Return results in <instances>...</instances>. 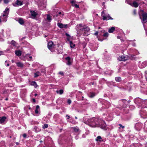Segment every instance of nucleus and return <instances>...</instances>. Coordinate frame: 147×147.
<instances>
[{"label":"nucleus","instance_id":"bb28decb","mask_svg":"<svg viewBox=\"0 0 147 147\" xmlns=\"http://www.w3.org/2000/svg\"><path fill=\"white\" fill-rule=\"evenodd\" d=\"M130 5L135 7H137L138 6V3L136 1H134L133 3L132 4H130Z\"/></svg>","mask_w":147,"mask_h":147},{"label":"nucleus","instance_id":"a211bd4d","mask_svg":"<svg viewBox=\"0 0 147 147\" xmlns=\"http://www.w3.org/2000/svg\"><path fill=\"white\" fill-rule=\"evenodd\" d=\"M96 94L95 92H90L88 94V96L90 98H93L95 96Z\"/></svg>","mask_w":147,"mask_h":147},{"label":"nucleus","instance_id":"f257e3e1","mask_svg":"<svg viewBox=\"0 0 147 147\" xmlns=\"http://www.w3.org/2000/svg\"><path fill=\"white\" fill-rule=\"evenodd\" d=\"M84 123L92 127H98L104 129H107V125L105 121L101 119L92 117L88 119L84 117Z\"/></svg>","mask_w":147,"mask_h":147},{"label":"nucleus","instance_id":"49530a36","mask_svg":"<svg viewBox=\"0 0 147 147\" xmlns=\"http://www.w3.org/2000/svg\"><path fill=\"white\" fill-rule=\"evenodd\" d=\"M66 117H67L66 118L67 120H68L70 119V116L69 115H68L67 114L65 116Z\"/></svg>","mask_w":147,"mask_h":147},{"label":"nucleus","instance_id":"e2e57ef3","mask_svg":"<svg viewBox=\"0 0 147 147\" xmlns=\"http://www.w3.org/2000/svg\"><path fill=\"white\" fill-rule=\"evenodd\" d=\"M98 32L96 31V32L94 33V34L95 35H97L98 34Z\"/></svg>","mask_w":147,"mask_h":147},{"label":"nucleus","instance_id":"473e14b6","mask_svg":"<svg viewBox=\"0 0 147 147\" xmlns=\"http://www.w3.org/2000/svg\"><path fill=\"white\" fill-rule=\"evenodd\" d=\"M147 65V61H145L142 64V67H144Z\"/></svg>","mask_w":147,"mask_h":147},{"label":"nucleus","instance_id":"ea45409f","mask_svg":"<svg viewBox=\"0 0 147 147\" xmlns=\"http://www.w3.org/2000/svg\"><path fill=\"white\" fill-rule=\"evenodd\" d=\"M73 129L74 131L76 132H78L79 130V129L78 128L74 127Z\"/></svg>","mask_w":147,"mask_h":147},{"label":"nucleus","instance_id":"393cba45","mask_svg":"<svg viewBox=\"0 0 147 147\" xmlns=\"http://www.w3.org/2000/svg\"><path fill=\"white\" fill-rule=\"evenodd\" d=\"M40 111V107L38 105H37L36 107V109L35 110V113L36 114H38L39 113V111Z\"/></svg>","mask_w":147,"mask_h":147},{"label":"nucleus","instance_id":"3c124183","mask_svg":"<svg viewBox=\"0 0 147 147\" xmlns=\"http://www.w3.org/2000/svg\"><path fill=\"white\" fill-rule=\"evenodd\" d=\"M4 2L5 3L7 4L9 2V0H4Z\"/></svg>","mask_w":147,"mask_h":147},{"label":"nucleus","instance_id":"c9c22d12","mask_svg":"<svg viewBox=\"0 0 147 147\" xmlns=\"http://www.w3.org/2000/svg\"><path fill=\"white\" fill-rule=\"evenodd\" d=\"M69 43L70 47L72 48H74L75 45L74 44L72 41H70Z\"/></svg>","mask_w":147,"mask_h":147},{"label":"nucleus","instance_id":"6e6552de","mask_svg":"<svg viewBox=\"0 0 147 147\" xmlns=\"http://www.w3.org/2000/svg\"><path fill=\"white\" fill-rule=\"evenodd\" d=\"M142 23L144 25V24L147 22V13H143L142 14Z\"/></svg>","mask_w":147,"mask_h":147},{"label":"nucleus","instance_id":"dca6fc26","mask_svg":"<svg viewBox=\"0 0 147 147\" xmlns=\"http://www.w3.org/2000/svg\"><path fill=\"white\" fill-rule=\"evenodd\" d=\"M6 119L7 117L5 116L1 117L0 118V123L1 124H4Z\"/></svg>","mask_w":147,"mask_h":147},{"label":"nucleus","instance_id":"cd10ccee","mask_svg":"<svg viewBox=\"0 0 147 147\" xmlns=\"http://www.w3.org/2000/svg\"><path fill=\"white\" fill-rule=\"evenodd\" d=\"M47 19L49 22H50L52 20L51 16L49 14H47Z\"/></svg>","mask_w":147,"mask_h":147},{"label":"nucleus","instance_id":"5701e85b","mask_svg":"<svg viewBox=\"0 0 147 147\" xmlns=\"http://www.w3.org/2000/svg\"><path fill=\"white\" fill-rule=\"evenodd\" d=\"M142 108H147V100H143Z\"/></svg>","mask_w":147,"mask_h":147},{"label":"nucleus","instance_id":"4d7b16f0","mask_svg":"<svg viewBox=\"0 0 147 147\" xmlns=\"http://www.w3.org/2000/svg\"><path fill=\"white\" fill-rule=\"evenodd\" d=\"M34 78H36L38 76H39V74H34Z\"/></svg>","mask_w":147,"mask_h":147},{"label":"nucleus","instance_id":"680f3d73","mask_svg":"<svg viewBox=\"0 0 147 147\" xmlns=\"http://www.w3.org/2000/svg\"><path fill=\"white\" fill-rule=\"evenodd\" d=\"M144 131L145 132L147 133V128H144Z\"/></svg>","mask_w":147,"mask_h":147},{"label":"nucleus","instance_id":"72a5a7b5","mask_svg":"<svg viewBox=\"0 0 147 147\" xmlns=\"http://www.w3.org/2000/svg\"><path fill=\"white\" fill-rule=\"evenodd\" d=\"M98 78V76H96L93 75L90 78L92 80H95L97 79Z\"/></svg>","mask_w":147,"mask_h":147},{"label":"nucleus","instance_id":"79ce46f5","mask_svg":"<svg viewBox=\"0 0 147 147\" xmlns=\"http://www.w3.org/2000/svg\"><path fill=\"white\" fill-rule=\"evenodd\" d=\"M5 65L7 66H9V62L7 61H6L5 62Z\"/></svg>","mask_w":147,"mask_h":147},{"label":"nucleus","instance_id":"e433bc0d","mask_svg":"<svg viewBox=\"0 0 147 147\" xmlns=\"http://www.w3.org/2000/svg\"><path fill=\"white\" fill-rule=\"evenodd\" d=\"M57 92L60 94H61L63 93V90L61 89L59 91H57Z\"/></svg>","mask_w":147,"mask_h":147},{"label":"nucleus","instance_id":"58836bf2","mask_svg":"<svg viewBox=\"0 0 147 147\" xmlns=\"http://www.w3.org/2000/svg\"><path fill=\"white\" fill-rule=\"evenodd\" d=\"M109 34L107 32H105L103 34V36L104 37H107L108 36Z\"/></svg>","mask_w":147,"mask_h":147},{"label":"nucleus","instance_id":"864d4df0","mask_svg":"<svg viewBox=\"0 0 147 147\" xmlns=\"http://www.w3.org/2000/svg\"><path fill=\"white\" fill-rule=\"evenodd\" d=\"M133 14L134 15H136V9H134L133 11Z\"/></svg>","mask_w":147,"mask_h":147},{"label":"nucleus","instance_id":"338daca9","mask_svg":"<svg viewBox=\"0 0 147 147\" xmlns=\"http://www.w3.org/2000/svg\"><path fill=\"white\" fill-rule=\"evenodd\" d=\"M32 100H33V102H35L36 100H35V99L34 98H33L32 99Z\"/></svg>","mask_w":147,"mask_h":147},{"label":"nucleus","instance_id":"c03bdc74","mask_svg":"<svg viewBox=\"0 0 147 147\" xmlns=\"http://www.w3.org/2000/svg\"><path fill=\"white\" fill-rule=\"evenodd\" d=\"M4 142H0V147H1L2 146H4Z\"/></svg>","mask_w":147,"mask_h":147},{"label":"nucleus","instance_id":"a18cd8bd","mask_svg":"<svg viewBox=\"0 0 147 147\" xmlns=\"http://www.w3.org/2000/svg\"><path fill=\"white\" fill-rule=\"evenodd\" d=\"M118 125L120 126V127H119V128H122V129H123L125 127V126L122 125L121 124H119Z\"/></svg>","mask_w":147,"mask_h":147},{"label":"nucleus","instance_id":"09e8293b","mask_svg":"<svg viewBox=\"0 0 147 147\" xmlns=\"http://www.w3.org/2000/svg\"><path fill=\"white\" fill-rule=\"evenodd\" d=\"M27 57H28L30 59H28V60L29 61H31V59H32V57L31 56H30V55H28V56L27 55Z\"/></svg>","mask_w":147,"mask_h":147},{"label":"nucleus","instance_id":"ddd939ff","mask_svg":"<svg viewBox=\"0 0 147 147\" xmlns=\"http://www.w3.org/2000/svg\"><path fill=\"white\" fill-rule=\"evenodd\" d=\"M22 4V2L21 1L17 0L16 2L13 3V5L14 6H16L21 5Z\"/></svg>","mask_w":147,"mask_h":147},{"label":"nucleus","instance_id":"8fccbe9b","mask_svg":"<svg viewBox=\"0 0 147 147\" xmlns=\"http://www.w3.org/2000/svg\"><path fill=\"white\" fill-rule=\"evenodd\" d=\"M78 28H81L83 27V26H82V25L81 24H79V25H77Z\"/></svg>","mask_w":147,"mask_h":147},{"label":"nucleus","instance_id":"0eeeda50","mask_svg":"<svg viewBox=\"0 0 147 147\" xmlns=\"http://www.w3.org/2000/svg\"><path fill=\"white\" fill-rule=\"evenodd\" d=\"M143 124L140 122L136 123L135 125V128L136 129L140 131L142 128Z\"/></svg>","mask_w":147,"mask_h":147},{"label":"nucleus","instance_id":"c756f323","mask_svg":"<svg viewBox=\"0 0 147 147\" xmlns=\"http://www.w3.org/2000/svg\"><path fill=\"white\" fill-rule=\"evenodd\" d=\"M17 66L20 67H22L24 66L23 64L21 62H19L16 63Z\"/></svg>","mask_w":147,"mask_h":147},{"label":"nucleus","instance_id":"37998d69","mask_svg":"<svg viewBox=\"0 0 147 147\" xmlns=\"http://www.w3.org/2000/svg\"><path fill=\"white\" fill-rule=\"evenodd\" d=\"M71 3L72 4V6H74V4H75L76 1H71Z\"/></svg>","mask_w":147,"mask_h":147},{"label":"nucleus","instance_id":"c85d7f7f","mask_svg":"<svg viewBox=\"0 0 147 147\" xmlns=\"http://www.w3.org/2000/svg\"><path fill=\"white\" fill-rule=\"evenodd\" d=\"M18 22L21 25L23 24L24 23V21L22 18L19 19Z\"/></svg>","mask_w":147,"mask_h":147},{"label":"nucleus","instance_id":"1a4fd4ad","mask_svg":"<svg viewBox=\"0 0 147 147\" xmlns=\"http://www.w3.org/2000/svg\"><path fill=\"white\" fill-rule=\"evenodd\" d=\"M59 115V114H57L54 115L53 117V119L55 122V124H57L58 123V121L60 119Z\"/></svg>","mask_w":147,"mask_h":147},{"label":"nucleus","instance_id":"a878e982","mask_svg":"<svg viewBox=\"0 0 147 147\" xmlns=\"http://www.w3.org/2000/svg\"><path fill=\"white\" fill-rule=\"evenodd\" d=\"M15 53L16 55L18 56H20L22 55V52L20 50L16 51Z\"/></svg>","mask_w":147,"mask_h":147},{"label":"nucleus","instance_id":"20e7f679","mask_svg":"<svg viewBox=\"0 0 147 147\" xmlns=\"http://www.w3.org/2000/svg\"><path fill=\"white\" fill-rule=\"evenodd\" d=\"M80 29L83 31H84L83 34L84 36H86L88 35L89 32L90 30V29L88 26L84 25L83 26L82 28H81Z\"/></svg>","mask_w":147,"mask_h":147},{"label":"nucleus","instance_id":"412c9836","mask_svg":"<svg viewBox=\"0 0 147 147\" xmlns=\"http://www.w3.org/2000/svg\"><path fill=\"white\" fill-rule=\"evenodd\" d=\"M102 80L105 81L106 84L109 87H110L111 85L113 84V83L112 82H109L107 81V80H105L104 78H102Z\"/></svg>","mask_w":147,"mask_h":147},{"label":"nucleus","instance_id":"603ef678","mask_svg":"<svg viewBox=\"0 0 147 147\" xmlns=\"http://www.w3.org/2000/svg\"><path fill=\"white\" fill-rule=\"evenodd\" d=\"M74 6L76 8H79V6L77 4H74Z\"/></svg>","mask_w":147,"mask_h":147},{"label":"nucleus","instance_id":"f03ea898","mask_svg":"<svg viewBox=\"0 0 147 147\" xmlns=\"http://www.w3.org/2000/svg\"><path fill=\"white\" fill-rule=\"evenodd\" d=\"M98 102L102 104V107L104 108H108L111 105L109 102L104 99L99 98L98 100Z\"/></svg>","mask_w":147,"mask_h":147},{"label":"nucleus","instance_id":"f704fd0d","mask_svg":"<svg viewBox=\"0 0 147 147\" xmlns=\"http://www.w3.org/2000/svg\"><path fill=\"white\" fill-rule=\"evenodd\" d=\"M88 85L89 86H91L92 85H93L94 86L96 85V83H95L94 82H90L88 84Z\"/></svg>","mask_w":147,"mask_h":147},{"label":"nucleus","instance_id":"774afa93","mask_svg":"<svg viewBox=\"0 0 147 147\" xmlns=\"http://www.w3.org/2000/svg\"><path fill=\"white\" fill-rule=\"evenodd\" d=\"M19 143L18 142H16V144L17 145H18L19 144Z\"/></svg>","mask_w":147,"mask_h":147},{"label":"nucleus","instance_id":"de8ad7c7","mask_svg":"<svg viewBox=\"0 0 147 147\" xmlns=\"http://www.w3.org/2000/svg\"><path fill=\"white\" fill-rule=\"evenodd\" d=\"M71 100L70 99H68L67 100V103L69 104H70L71 103Z\"/></svg>","mask_w":147,"mask_h":147},{"label":"nucleus","instance_id":"39448f33","mask_svg":"<svg viewBox=\"0 0 147 147\" xmlns=\"http://www.w3.org/2000/svg\"><path fill=\"white\" fill-rule=\"evenodd\" d=\"M101 16L102 17V19L103 20H109L113 19V18L111 17L109 14H105L104 11L101 12Z\"/></svg>","mask_w":147,"mask_h":147},{"label":"nucleus","instance_id":"f8f14e48","mask_svg":"<svg viewBox=\"0 0 147 147\" xmlns=\"http://www.w3.org/2000/svg\"><path fill=\"white\" fill-rule=\"evenodd\" d=\"M30 12L32 18H35L38 15L37 13L35 11H34L30 10Z\"/></svg>","mask_w":147,"mask_h":147},{"label":"nucleus","instance_id":"bf43d9fd","mask_svg":"<svg viewBox=\"0 0 147 147\" xmlns=\"http://www.w3.org/2000/svg\"><path fill=\"white\" fill-rule=\"evenodd\" d=\"M125 2L126 3H128V4H130H130H131V3H129V1H128V0H126L125 1Z\"/></svg>","mask_w":147,"mask_h":147},{"label":"nucleus","instance_id":"423d86ee","mask_svg":"<svg viewBox=\"0 0 147 147\" xmlns=\"http://www.w3.org/2000/svg\"><path fill=\"white\" fill-rule=\"evenodd\" d=\"M118 103L121 107L123 108L126 107L128 105L127 103V101L124 99L119 100Z\"/></svg>","mask_w":147,"mask_h":147},{"label":"nucleus","instance_id":"9b49d317","mask_svg":"<svg viewBox=\"0 0 147 147\" xmlns=\"http://www.w3.org/2000/svg\"><path fill=\"white\" fill-rule=\"evenodd\" d=\"M140 114L141 117L144 118H147V113L146 111H144V110L140 111Z\"/></svg>","mask_w":147,"mask_h":147},{"label":"nucleus","instance_id":"4468645a","mask_svg":"<svg viewBox=\"0 0 147 147\" xmlns=\"http://www.w3.org/2000/svg\"><path fill=\"white\" fill-rule=\"evenodd\" d=\"M9 9L6 7L5 10V11H4V12L5 13V14H3V17H5V18H6L7 17V16L9 12Z\"/></svg>","mask_w":147,"mask_h":147},{"label":"nucleus","instance_id":"9d476101","mask_svg":"<svg viewBox=\"0 0 147 147\" xmlns=\"http://www.w3.org/2000/svg\"><path fill=\"white\" fill-rule=\"evenodd\" d=\"M95 140L97 142L100 143L105 142L106 139L105 138H102L100 136H98L96 138Z\"/></svg>","mask_w":147,"mask_h":147},{"label":"nucleus","instance_id":"13d9d810","mask_svg":"<svg viewBox=\"0 0 147 147\" xmlns=\"http://www.w3.org/2000/svg\"><path fill=\"white\" fill-rule=\"evenodd\" d=\"M3 52L2 51H0V55H3Z\"/></svg>","mask_w":147,"mask_h":147},{"label":"nucleus","instance_id":"2f4dec72","mask_svg":"<svg viewBox=\"0 0 147 147\" xmlns=\"http://www.w3.org/2000/svg\"><path fill=\"white\" fill-rule=\"evenodd\" d=\"M115 80L116 81L119 82L121 81V78L120 77H117L115 78Z\"/></svg>","mask_w":147,"mask_h":147},{"label":"nucleus","instance_id":"6ab92c4d","mask_svg":"<svg viewBox=\"0 0 147 147\" xmlns=\"http://www.w3.org/2000/svg\"><path fill=\"white\" fill-rule=\"evenodd\" d=\"M65 59V60L67 61V65H71V63L70 61L71 58L70 57H66Z\"/></svg>","mask_w":147,"mask_h":147},{"label":"nucleus","instance_id":"7c9ffc66","mask_svg":"<svg viewBox=\"0 0 147 147\" xmlns=\"http://www.w3.org/2000/svg\"><path fill=\"white\" fill-rule=\"evenodd\" d=\"M115 30V28L114 27H112L109 29L108 32L109 33H112Z\"/></svg>","mask_w":147,"mask_h":147},{"label":"nucleus","instance_id":"a19ab883","mask_svg":"<svg viewBox=\"0 0 147 147\" xmlns=\"http://www.w3.org/2000/svg\"><path fill=\"white\" fill-rule=\"evenodd\" d=\"M16 42L14 40H12L11 42V44L12 45H13L14 46H16Z\"/></svg>","mask_w":147,"mask_h":147},{"label":"nucleus","instance_id":"aec40b11","mask_svg":"<svg viewBox=\"0 0 147 147\" xmlns=\"http://www.w3.org/2000/svg\"><path fill=\"white\" fill-rule=\"evenodd\" d=\"M58 26L61 28H66L67 26V25H63L62 24L58 23L57 24Z\"/></svg>","mask_w":147,"mask_h":147},{"label":"nucleus","instance_id":"f3484780","mask_svg":"<svg viewBox=\"0 0 147 147\" xmlns=\"http://www.w3.org/2000/svg\"><path fill=\"white\" fill-rule=\"evenodd\" d=\"M118 59L120 61H124L127 59V58L124 56L119 57Z\"/></svg>","mask_w":147,"mask_h":147},{"label":"nucleus","instance_id":"b1692460","mask_svg":"<svg viewBox=\"0 0 147 147\" xmlns=\"http://www.w3.org/2000/svg\"><path fill=\"white\" fill-rule=\"evenodd\" d=\"M30 85L32 86H34L35 88H36L38 86V85H37L36 82L35 81L32 82L30 83Z\"/></svg>","mask_w":147,"mask_h":147},{"label":"nucleus","instance_id":"2eb2a0df","mask_svg":"<svg viewBox=\"0 0 147 147\" xmlns=\"http://www.w3.org/2000/svg\"><path fill=\"white\" fill-rule=\"evenodd\" d=\"M41 130L40 127L36 126H34L33 129V130L36 133H37Z\"/></svg>","mask_w":147,"mask_h":147},{"label":"nucleus","instance_id":"69168bd1","mask_svg":"<svg viewBox=\"0 0 147 147\" xmlns=\"http://www.w3.org/2000/svg\"><path fill=\"white\" fill-rule=\"evenodd\" d=\"M61 14V12H59L58 13V14H57L56 15V16H57L58 15H60Z\"/></svg>","mask_w":147,"mask_h":147},{"label":"nucleus","instance_id":"4be33fe9","mask_svg":"<svg viewBox=\"0 0 147 147\" xmlns=\"http://www.w3.org/2000/svg\"><path fill=\"white\" fill-rule=\"evenodd\" d=\"M53 45V42L52 41L49 42L48 43V48L50 50L52 49Z\"/></svg>","mask_w":147,"mask_h":147},{"label":"nucleus","instance_id":"6e6d98bb","mask_svg":"<svg viewBox=\"0 0 147 147\" xmlns=\"http://www.w3.org/2000/svg\"><path fill=\"white\" fill-rule=\"evenodd\" d=\"M23 136L24 138H26L27 136V135L26 134H24L23 135Z\"/></svg>","mask_w":147,"mask_h":147},{"label":"nucleus","instance_id":"4c0bfd02","mask_svg":"<svg viewBox=\"0 0 147 147\" xmlns=\"http://www.w3.org/2000/svg\"><path fill=\"white\" fill-rule=\"evenodd\" d=\"M48 127V125L47 124H45L42 125V128L45 129L47 128Z\"/></svg>","mask_w":147,"mask_h":147},{"label":"nucleus","instance_id":"052dcab7","mask_svg":"<svg viewBox=\"0 0 147 147\" xmlns=\"http://www.w3.org/2000/svg\"><path fill=\"white\" fill-rule=\"evenodd\" d=\"M117 87L119 88V89H120L121 90H122V89H124V88L123 87H119V86H117Z\"/></svg>","mask_w":147,"mask_h":147},{"label":"nucleus","instance_id":"5fc2aeb1","mask_svg":"<svg viewBox=\"0 0 147 147\" xmlns=\"http://www.w3.org/2000/svg\"><path fill=\"white\" fill-rule=\"evenodd\" d=\"M16 80L18 82H19L21 81V78H17Z\"/></svg>","mask_w":147,"mask_h":147},{"label":"nucleus","instance_id":"0e129e2a","mask_svg":"<svg viewBox=\"0 0 147 147\" xmlns=\"http://www.w3.org/2000/svg\"><path fill=\"white\" fill-rule=\"evenodd\" d=\"M65 35L67 36H69V35L67 33H66Z\"/></svg>","mask_w":147,"mask_h":147},{"label":"nucleus","instance_id":"7ed1b4c3","mask_svg":"<svg viewBox=\"0 0 147 147\" xmlns=\"http://www.w3.org/2000/svg\"><path fill=\"white\" fill-rule=\"evenodd\" d=\"M134 103L140 108H142L143 100L139 98H135L134 100Z\"/></svg>","mask_w":147,"mask_h":147}]
</instances>
